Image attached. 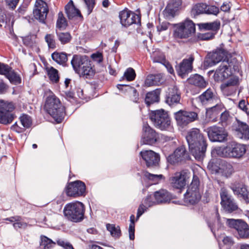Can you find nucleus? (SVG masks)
I'll list each match as a JSON object with an SVG mask.
<instances>
[{
	"instance_id": "423d86ee",
	"label": "nucleus",
	"mask_w": 249,
	"mask_h": 249,
	"mask_svg": "<svg viewBox=\"0 0 249 249\" xmlns=\"http://www.w3.org/2000/svg\"><path fill=\"white\" fill-rule=\"evenodd\" d=\"M195 32V23L191 20L186 19L177 25L175 35L180 38H187L194 35Z\"/></svg>"
},
{
	"instance_id": "b1692460",
	"label": "nucleus",
	"mask_w": 249,
	"mask_h": 249,
	"mask_svg": "<svg viewBox=\"0 0 249 249\" xmlns=\"http://www.w3.org/2000/svg\"><path fill=\"white\" fill-rule=\"evenodd\" d=\"M235 131L238 138L249 140V127L246 123L238 121V127Z\"/></svg>"
},
{
	"instance_id": "6e6d98bb",
	"label": "nucleus",
	"mask_w": 249,
	"mask_h": 249,
	"mask_svg": "<svg viewBox=\"0 0 249 249\" xmlns=\"http://www.w3.org/2000/svg\"><path fill=\"white\" fill-rule=\"evenodd\" d=\"M219 12V8L214 5H207L205 14L217 15Z\"/></svg>"
},
{
	"instance_id": "1a4fd4ad",
	"label": "nucleus",
	"mask_w": 249,
	"mask_h": 249,
	"mask_svg": "<svg viewBox=\"0 0 249 249\" xmlns=\"http://www.w3.org/2000/svg\"><path fill=\"white\" fill-rule=\"evenodd\" d=\"M175 117L177 124L183 128L196 120L197 114L195 112L180 110L175 113Z\"/></svg>"
},
{
	"instance_id": "bb28decb",
	"label": "nucleus",
	"mask_w": 249,
	"mask_h": 249,
	"mask_svg": "<svg viewBox=\"0 0 249 249\" xmlns=\"http://www.w3.org/2000/svg\"><path fill=\"white\" fill-rule=\"evenodd\" d=\"M188 82L189 84L200 89L205 88L208 84L204 78L198 74H195L191 76L188 79Z\"/></svg>"
},
{
	"instance_id": "5701e85b",
	"label": "nucleus",
	"mask_w": 249,
	"mask_h": 249,
	"mask_svg": "<svg viewBox=\"0 0 249 249\" xmlns=\"http://www.w3.org/2000/svg\"><path fill=\"white\" fill-rule=\"evenodd\" d=\"M194 60V58L192 56L188 59H183L182 62L180 63L178 68H177L179 75L183 77L186 73L190 72L192 70V63Z\"/></svg>"
},
{
	"instance_id": "a19ab883",
	"label": "nucleus",
	"mask_w": 249,
	"mask_h": 249,
	"mask_svg": "<svg viewBox=\"0 0 249 249\" xmlns=\"http://www.w3.org/2000/svg\"><path fill=\"white\" fill-rule=\"evenodd\" d=\"M151 57L154 62H157L163 64L166 61L164 54L159 50L153 52Z\"/></svg>"
},
{
	"instance_id": "f3484780",
	"label": "nucleus",
	"mask_w": 249,
	"mask_h": 249,
	"mask_svg": "<svg viewBox=\"0 0 249 249\" xmlns=\"http://www.w3.org/2000/svg\"><path fill=\"white\" fill-rule=\"evenodd\" d=\"M197 101L203 106L209 105L216 102H220L219 99L216 96L213 90L208 89L197 98Z\"/></svg>"
},
{
	"instance_id": "864d4df0",
	"label": "nucleus",
	"mask_w": 249,
	"mask_h": 249,
	"mask_svg": "<svg viewBox=\"0 0 249 249\" xmlns=\"http://www.w3.org/2000/svg\"><path fill=\"white\" fill-rule=\"evenodd\" d=\"M20 122L24 128H29L32 124L31 117L26 114H23L20 117Z\"/></svg>"
},
{
	"instance_id": "c9c22d12",
	"label": "nucleus",
	"mask_w": 249,
	"mask_h": 249,
	"mask_svg": "<svg viewBox=\"0 0 249 249\" xmlns=\"http://www.w3.org/2000/svg\"><path fill=\"white\" fill-rule=\"evenodd\" d=\"M207 8V4L204 3H197L194 5L192 9L191 14L194 17L202 14H205Z\"/></svg>"
},
{
	"instance_id": "ddd939ff",
	"label": "nucleus",
	"mask_w": 249,
	"mask_h": 249,
	"mask_svg": "<svg viewBox=\"0 0 249 249\" xmlns=\"http://www.w3.org/2000/svg\"><path fill=\"white\" fill-rule=\"evenodd\" d=\"M189 173L186 170L177 172L170 178V182L173 187L181 189L186 185L189 178Z\"/></svg>"
},
{
	"instance_id": "de8ad7c7",
	"label": "nucleus",
	"mask_w": 249,
	"mask_h": 249,
	"mask_svg": "<svg viewBox=\"0 0 249 249\" xmlns=\"http://www.w3.org/2000/svg\"><path fill=\"white\" fill-rule=\"evenodd\" d=\"M170 6H166L165 9L163 11V14L164 17L168 19L173 18L175 15L177 11L176 9L170 7Z\"/></svg>"
},
{
	"instance_id": "20e7f679",
	"label": "nucleus",
	"mask_w": 249,
	"mask_h": 249,
	"mask_svg": "<svg viewBox=\"0 0 249 249\" xmlns=\"http://www.w3.org/2000/svg\"><path fill=\"white\" fill-rule=\"evenodd\" d=\"M150 119L153 125L161 130H168L171 127V119L164 109L152 111L149 114Z\"/></svg>"
},
{
	"instance_id": "4d7b16f0",
	"label": "nucleus",
	"mask_w": 249,
	"mask_h": 249,
	"mask_svg": "<svg viewBox=\"0 0 249 249\" xmlns=\"http://www.w3.org/2000/svg\"><path fill=\"white\" fill-rule=\"evenodd\" d=\"M35 37L33 35H29L22 37L24 44L27 46H32L35 43Z\"/></svg>"
},
{
	"instance_id": "69168bd1",
	"label": "nucleus",
	"mask_w": 249,
	"mask_h": 249,
	"mask_svg": "<svg viewBox=\"0 0 249 249\" xmlns=\"http://www.w3.org/2000/svg\"><path fill=\"white\" fill-rule=\"evenodd\" d=\"M208 169L211 170L213 173H220V166H217L213 161H210L207 166Z\"/></svg>"
},
{
	"instance_id": "2f4dec72",
	"label": "nucleus",
	"mask_w": 249,
	"mask_h": 249,
	"mask_svg": "<svg viewBox=\"0 0 249 249\" xmlns=\"http://www.w3.org/2000/svg\"><path fill=\"white\" fill-rule=\"evenodd\" d=\"M39 244L42 249H52L55 246L56 242L45 235H41Z\"/></svg>"
},
{
	"instance_id": "cd10ccee",
	"label": "nucleus",
	"mask_w": 249,
	"mask_h": 249,
	"mask_svg": "<svg viewBox=\"0 0 249 249\" xmlns=\"http://www.w3.org/2000/svg\"><path fill=\"white\" fill-rule=\"evenodd\" d=\"M154 196L158 204L166 202L171 198L169 193L165 190H160L156 192Z\"/></svg>"
},
{
	"instance_id": "8fccbe9b",
	"label": "nucleus",
	"mask_w": 249,
	"mask_h": 249,
	"mask_svg": "<svg viewBox=\"0 0 249 249\" xmlns=\"http://www.w3.org/2000/svg\"><path fill=\"white\" fill-rule=\"evenodd\" d=\"M158 76L157 75H148L145 81L144 84L145 86L150 87L157 85L158 84Z\"/></svg>"
},
{
	"instance_id": "49530a36",
	"label": "nucleus",
	"mask_w": 249,
	"mask_h": 249,
	"mask_svg": "<svg viewBox=\"0 0 249 249\" xmlns=\"http://www.w3.org/2000/svg\"><path fill=\"white\" fill-rule=\"evenodd\" d=\"M44 39L49 48L54 49L56 48V42L53 35L47 34L45 36Z\"/></svg>"
},
{
	"instance_id": "774afa93",
	"label": "nucleus",
	"mask_w": 249,
	"mask_h": 249,
	"mask_svg": "<svg viewBox=\"0 0 249 249\" xmlns=\"http://www.w3.org/2000/svg\"><path fill=\"white\" fill-rule=\"evenodd\" d=\"M131 93V99L134 102H137L139 99V94L137 90L132 87H129Z\"/></svg>"
},
{
	"instance_id": "13d9d810",
	"label": "nucleus",
	"mask_w": 249,
	"mask_h": 249,
	"mask_svg": "<svg viewBox=\"0 0 249 249\" xmlns=\"http://www.w3.org/2000/svg\"><path fill=\"white\" fill-rule=\"evenodd\" d=\"M57 244L62 247L65 249H74L72 245L68 241L61 239H59L56 241Z\"/></svg>"
},
{
	"instance_id": "ea45409f",
	"label": "nucleus",
	"mask_w": 249,
	"mask_h": 249,
	"mask_svg": "<svg viewBox=\"0 0 249 249\" xmlns=\"http://www.w3.org/2000/svg\"><path fill=\"white\" fill-rule=\"evenodd\" d=\"M67 26V22L62 12H59L56 21V28L60 30L65 29Z\"/></svg>"
},
{
	"instance_id": "f03ea898",
	"label": "nucleus",
	"mask_w": 249,
	"mask_h": 249,
	"mask_svg": "<svg viewBox=\"0 0 249 249\" xmlns=\"http://www.w3.org/2000/svg\"><path fill=\"white\" fill-rule=\"evenodd\" d=\"M44 109L57 122L60 123L63 118L65 107L62 106L59 99L52 94L47 97Z\"/></svg>"
},
{
	"instance_id": "4c0bfd02",
	"label": "nucleus",
	"mask_w": 249,
	"mask_h": 249,
	"mask_svg": "<svg viewBox=\"0 0 249 249\" xmlns=\"http://www.w3.org/2000/svg\"><path fill=\"white\" fill-rule=\"evenodd\" d=\"M12 16L0 8V27H5L10 22Z\"/></svg>"
},
{
	"instance_id": "052dcab7",
	"label": "nucleus",
	"mask_w": 249,
	"mask_h": 249,
	"mask_svg": "<svg viewBox=\"0 0 249 249\" xmlns=\"http://www.w3.org/2000/svg\"><path fill=\"white\" fill-rule=\"evenodd\" d=\"M182 4V0H171L168 3L167 6H170L176 11H178Z\"/></svg>"
},
{
	"instance_id": "09e8293b",
	"label": "nucleus",
	"mask_w": 249,
	"mask_h": 249,
	"mask_svg": "<svg viewBox=\"0 0 249 249\" xmlns=\"http://www.w3.org/2000/svg\"><path fill=\"white\" fill-rule=\"evenodd\" d=\"M220 196L221 197V204L225 203L226 201H229L233 199L229 195L228 191L225 188H222L220 192Z\"/></svg>"
},
{
	"instance_id": "a18cd8bd",
	"label": "nucleus",
	"mask_w": 249,
	"mask_h": 249,
	"mask_svg": "<svg viewBox=\"0 0 249 249\" xmlns=\"http://www.w3.org/2000/svg\"><path fill=\"white\" fill-rule=\"evenodd\" d=\"M84 64L85 66H83V68H82L77 73L85 76L92 75L94 72L90 66L89 62L86 63V64Z\"/></svg>"
},
{
	"instance_id": "37998d69",
	"label": "nucleus",
	"mask_w": 249,
	"mask_h": 249,
	"mask_svg": "<svg viewBox=\"0 0 249 249\" xmlns=\"http://www.w3.org/2000/svg\"><path fill=\"white\" fill-rule=\"evenodd\" d=\"M107 229L110 232L111 235L115 238H119L121 235V231L119 226H115L113 224H107Z\"/></svg>"
},
{
	"instance_id": "c756f323",
	"label": "nucleus",
	"mask_w": 249,
	"mask_h": 249,
	"mask_svg": "<svg viewBox=\"0 0 249 249\" xmlns=\"http://www.w3.org/2000/svg\"><path fill=\"white\" fill-rule=\"evenodd\" d=\"M160 91L159 89H157L147 93L145 99L146 104L148 106H150L154 103L158 102L160 99Z\"/></svg>"
},
{
	"instance_id": "a211bd4d",
	"label": "nucleus",
	"mask_w": 249,
	"mask_h": 249,
	"mask_svg": "<svg viewBox=\"0 0 249 249\" xmlns=\"http://www.w3.org/2000/svg\"><path fill=\"white\" fill-rule=\"evenodd\" d=\"M187 152L184 145L178 147L174 152L167 158V161L172 164H175L184 161L187 157Z\"/></svg>"
},
{
	"instance_id": "393cba45",
	"label": "nucleus",
	"mask_w": 249,
	"mask_h": 249,
	"mask_svg": "<svg viewBox=\"0 0 249 249\" xmlns=\"http://www.w3.org/2000/svg\"><path fill=\"white\" fill-rule=\"evenodd\" d=\"M89 61L86 57L78 55H75L71 61V64L74 71L78 73L79 71L83 68V66H85L86 63Z\"/></svg>"
},
{
	"instance_id": "79ce46f5",
	"label": "nucleus",
	"mask_w": 249,
	"mask_h": 249,
	"mask_svg": "<svg viewBox=\"0 0 249 249\" xmlns=\"http://www.w3.org/2000/svg\"><path fill=\"white\" fill-rule=\"evenodd\" d=\"M47 71L50 80L53 83H57L59 79L58 71L51 67L47 69Z\"/></svg>"
},
{
	"instance_id": "f704fd0d",
	"label": "nucleus",
	"mask_w": 249,
	"mask_h": 249,
	"mask_svg": "<svg viewBox=\"0 0 249 249\" xmlns=\"http://www.w3.org/2000/svg\"><path fill=\"white\" fill-rule=\"evenodd\" d=\"M52 59L59 64L63 65L68 60L67 55L64 53L54 52L52 54Z\"/></svg>"
},
{
	"instance_id": "6e6552de",
	"label": "nucleus",
	"mask_w": 249,
	"mask_h": 249,
	"mask_svg": "<svg viewBox=\"0 0 249 249\" xmlns=\"http://www.w3.org/2000/svg\"><path fill=\"white\" fill-rule=\"evenodd\" d=\"M14 109L12 103L0 100V123L7 124L12 122L14 115L10 113Z\"/></svg>"
},
{
	"instance_id": "39448f33",
	"label": "nucleus",
	"mask_w": 249,
	"mask_h": 249,
	"mask_svg": "<svg viewBox=\"0 0 249 249\" xmlns=\"http://www.w3.org/2000/svg\"><path fill=\"white\" fill-rule=\"evenodd\" d=\"M199 180L197 177L194 176L192 181L184 194V201L186 203L194 204L201 198L199 191Z\"/></svg>"
},
{
	"instance_id": "473e14b6",
	"label": "nucleus",
	"mask_w": 249,
	"mask_h": 249,
	"mask_svg": "<svg viewBox=\"0 0 249 249\" xmlns=\"http://www.w3.org/2000/svg\"><path fill=\"white\" fill-rule=\"evenodd\" d=\"M220 25V22L216 20L212 22L200 23L198 24V26L201 30H211L215 32L219 28Z\"/></svg>"
},
{
	"instance_id": "7c9ffc66",
	"label": "nucleus",
	"mask_w": 249,
	"mask_h": 249,
	"mask_svg": "<svg viewBox=\"0 0 249 249\" xmlns=\"http://www.w3.org/2000/svg\"><path fill=\"white\" fill-rule=\"evenodd\" d=\"M238 235L242 238H249V227L248 225L243 221L239 223V225L236 229Z\"/></svg>"
},
{
	"instance_id": "412c9836",
	"label": "nucleus",
	"mask_w": 249,
	"mask_h": 249,
	"mask_svg": "<svg viewBox=\"0 0 249 249\" xmlns=\"http://www.w3.org/2000/svg\"><path fill=\"white\" fill-rule=\"evenodd\" d=\"M229 158H240L246 153V149L243 144L231 142L228 143Z\"/></svg>"
},
{
	"instance_id": "9d476101",
	"label": "nucleus",
	"mask_w": 249,
	"mask_h": 249,
	"mask_svg": "<svg viewBox=\"0 0 249 249\" xmlns=\"http://www.w3.org/2000/svg\"><path fill=\"white\" fill-rule=\"evenodd\" d=\"M207 134L211 142H223L227 141L228 134L223 127L215 125L210 127L207 128Z\"/></svg>"
},
{
	"instance_id": "6ab92c4d",
	"label": "nucleus",
	"mask_w": 249,
	"mask_h": 249,
	"mask_svg": "<svg viewBox=\"0 0 249 249\" xmlns=\"http://www.w3.org/2000/svg\"><path fill=\"white\" fill-rule=\"evenodd\" d=\"M180 93L176 86H172L168 89L166 94V102L171 107H174L179 104Z\"/></svg>"
},
{
	"instance_id": "0eeeda50",
	"label": "nucleus",
	"mask_w": 249,
	"mask_h": 249,
	"mask_svg": "<svg viewBox=\"0 0 249 249\" xmlns=\"http://www.w3.org/2000/svg\"><path fill=\"white\" fill-rule=\"evenodd\" d=\"M49 8L47 3L42 0H36L33 9L35 18L40 22L45 24Z\"/></svg>"
},
{
	"instance_id": "5fc2aeb1",
	"label": "nucleus",
	"mask_w": 249,
	"mask_h": 249,
	"mask_svg": "<svg viewBox=\"0 0 249 249\" xmlns=\"http://www.w3.org/2000/svg\"><path fill=\"white\" fill-rule=\"evenodd\" d=\"M12 68L8 65L0 62V74L5 76L8 74Z\"/></svg>"
},
{
	"instance_id": "2eb2a0df",
	"label": "nucleus",
	"mask_w": 249,
	"mask_h": 249,
	"mask_svg": "<svg viewBox=\"0 0 249 249\" xmlns=\"http://www.w3.org/2000/svg\"><path fill=\"white\" fill-rule=\"evenodd\" d=\"M119 18L122 25L124 27H127L133 23H137L140 22L139 17L130 11L124 10L119 13Z\"/></svg>"
},
{
	"instance_id": "4be33fe9",
	"label": "nucleus",
	"mask_w": 249,
	"mask_h": 249,
	"mask_svg": "<svg viewBox=\"0 0 249 249\" xmlns=\"http://www.w3.org/2000/svg\"><path fill=\"white\" fill-rule=\"evenodd\" d=\"M216 105L206 109V116L209 121L216 122L219 113L222 110L224 106L220 102L215 103Z\"/></svg>"
},
{
	"instance_id": "0e129e2a",
	"label": "nucleus",
	"mask_w": 249,
	"mask_h": 249,
	"mask_svg": "<svg viewBox=\"0 0 249 249\" xmlns=\"http://www.w3.org/2000/svg\"><path fill=\"white\" fill-rule=\"evenodd\" d=\"M231 116L228 111L222 112L220 116V121L223 125L227 124L230 120Z\"/></svg>"
},
{
	"instance_id": "c85d7f7f",
	"label": "nucleus",
	"mask_w": 249,
	"mask_h": 249,
	"mask_svg": "<svg viewBox=\"0 0 249 249\" xmlns=\"http://www.w3.org/2000/svg\"><path fill=\"white\" fill-rule=\"evenodd\" d=\"M219 165L220 174L223 176L228 178L234 172L233 168L231 163L225 161H221Z\"/></svg>"
},
{
	"instance_id": "a878e982",
	"label": "nucleus",
	"mask_w": 249,
	"mask_h": 249,
	"mask_svg": "<svg viewBox=\"0 0 249 249\" xmlns=\"http://www.w3.org/2000/svg\"><path fill=\"white\" fill-rule=\"evenodd\" d=\"M65 13L69 19L77 17H81V14L80 11L74 6L73 1L71 0L65 7Z\"/></svg>"
},
{
	"instance_id": "e2e57ef3",
	"label": "nucleus",
	"mask_w": 249,
	"mask_h": 249,
	"mask_svg": "<svg viewBox=\"0 0 249 249\" xmlns=\"http://www.w3.org/2000/svg\"><path fill=\"white\" fill-rule=\"evenodd\" d=\"M87 9L88 15H89L92 11L95 4V0H84Z\"/></svg>"
},
{
	"instance_id": "680f3d73",
	"label": "nucleus",
	"mask_w": 249,
	"mask_h": 249,
	"mask_svg": "<svg viewBox=\"0 0 249 249\" xmlns=\"http://www.w3.org/2000/svg\"><path fill=\"white\" fill-rule=\"evenodd\" d=\"M215 34V32H214L213 31H211L206 33L201 34L199 35V37L201 40H208L213 38Z\"/></svg>"
},
{
	"instance_id": "f8f14e48",
	"label": "nucleus",
	"mask_w": 249,
	"mask_h": 249,
	"mask_svg": "<svg viewBox=\"0 0 249 249\" xmlns=\"http://www.w3.org/2000/svg\"><path fill=\"white\" fill-rule=\"evenodd\" d=\"M143 134L141 143L142 144L152 145L155 143L158 138V134L147 124H144Z\"/></svg>"
},
{
	"instance_id": "c03bdc74",
	"label": "nucleus",
	"mask_w": 249,
	"mask_h": 249,
	"mask_svg": "<svg viewBox=\"0 0 249 249\" xmlns=\"http://www.w3.org/2000/svg\"><path fill=\"white\" fill-rule=\"evenodd\" d=\"M224 209L229 212L231 213L237 209L238 207L233 199L226 201L225 203L221 205Z\"/></svg>"
},
{
	"instance_id": "3c124183",
	"label": "nucleus",
	"mask_w": 249,
	"mask_h": 249,
	"mask_svg": "<svg viewBox=\"0 0 249 249\" xmlns=\"http://www.w3.org/2000/svg\"><path fill=\"white\" fill-rule=\"evenodd\" d=\"M130 224L129 226V236L130 240H134L135 238V216L131 215L130 217Z\"/></svg>"
},
{
	"instance_id": "9b49d317",
	"label": "nucleus",
	"mask_w": 249,
	"mask_h": 249,
	"mask_svg": "<svg viewBox=\"0 0 249 249\" xmlns=\"http://www.w3.org/2000/svg\"><path fill=\"white\" fill-rule=\"evenodd\" d=\"M233 67L234 69L235 68V66L233 65L232 62H229V60H223L222 63L219 67L216 70L214 73V78L218 81H223V80L228 78L231 75L232 72L231 68Z\"/></svg>"
},
{
	"instance_id": "f257e3e1",
	"label": "nucleus",
	"mask_w": 249,
	"mask_h": 249,
	"mask_svg": "<svg viewBox=\"0 0 249 249\" xmlns=\"http://www.w3.org/2000/svg\"><path fill=\"white\" fill-rule=\"evenodd\" d=\"M190 152L198 160H202L204 156L207 148L206 141L203 134L197 128H192L189 130L186 136Z\"/></svg>"
},
{
	"instance_id": "4468645a",
	"label": "nucleus",
	"mask_w": 249,
	"mask_h": 249,
	"mask_svg": "<svg viewBox=\"0 0 249 249\" xmlns=\"http://www.w3.org/2000/svg\"><path fill=\"white\" fill-rule=\"evenodd\" d=\"M86 190L85 184L81 181H76L69 184L66 194L69 196L77 197L84 194Z\"/></svg>"
},
{
	"instance_id": "aec40b11",
	"label": "nucleus",
	"mask_w": 249,
	"mask_h": 249,
	"mask_svg": "<svg viewBox=\"0 0 249 249\" xmlns=\"http://www.w3.org/2000/svg\"><path fill=\"white\" fill-rule=\"evenodd\" d=\"M227 52L223 49H216L208 54L206 62L210 66L214 65L222 60H225Z\"/></svg>"
},
{
	"instance_id": "bf43d9fd",
	"label": "nucleus",
	"mask_w": 249,
	"mask_h": 249,
	"mask_svg": "<svg viewBox=\"0 0 249 249\" xmlns=\"http://www.w3.org/2000/svg\"><path fill=\"white\" fill-rule=\"evenodd\" d=\"M227 224L231 228H234L237 229V227L239 225V223L241 222L242 220H235L234 219H226Z\"/></svg>"
},
{
	"instance_id": "e433bc0d",
	"label": "nucleus",
	"mask_w": 249,
	"mask_h": 249,
	"mask_svg": "<svg viewBox=\"0 0 249 249\" xmlns=\"http://www.w3.org/2000/svg\"><path fill=\"white\" fill-rule=\"evenodd\" d=\"M10 82L13 84L17 85L21 82V78L20 75L12 69L6 77Z\"/></svg>"
},
{
	"instance_id": "603ef678",
	"label": "nucleus",
	"mask_w": 249,
	"mask_h": 249,
	"mask_svg": "<svg viewBox=\"0 0 249 249\" xmlns=\"http://www.w3.org/2000/svg\"><path fill=\"white\" fill-rule=\"evenodd\" d=\"M136 77L135 71L131 68H128L124 72L122 79L125 78L128 81H131L134 80Z\"/></svg>"
},
{
	"instance_id": "dca6fc26",
	"label": "nucleus",
	"mask_w": 249,
	"mask_h": 249,
	"mask_svg": "<svg viewBox=\"0 0 249 249\" xmlns=\"http://www.w3.org/2000/svg\"><path fill=\"white\" fill-rule=\"evenodd\" d=\"M142 159L145 161L148 167H153L159 165L160 160V155L152 150H144L140 152Z\"/></svg>"
},
{
	"instance_id": "72a5a7b5",
	"label": "nucleus",
	"mask_w": 249,
	"mask_h": 249,
	"mask_svg": "<svg viewBox=\"0 0 249 249\" xmlns=\"http://www.w3.org/2000/svg\"><path fill=\"white\" fill-rule=\"evenodd\" d=\"M229 148L228 144L226 147H216L212 151V154L213 156H219L222 157L229 158Z\"/></svg>"
},
{
	"instance_id": "338daca9",
	"label": "nucleus",
	"mask_w": 249,
	"mask_h": 249,
	"mask_svg": "<svg viewBox=\"0 0 249 249\" xmlns=\"http://www.w3.org/2000/svg\"><path fill=\"white\" fill-rule=\"evenodd\" d=\"M144 176L150 180H152L154 181H156L159 179H160L162 178V175H155L150 174L147 172L144 173Z\"/></svg>"
},
{
	"instance_id": "7ed1b4c3",
	"label": "nucleus",
	"mask_w": 249,
	"mask_h": 249,
	"mask_svg": "<svg viewBox=\"0 0 249 249\" xmlns=\"http://www.w3.org/2000/svg\"><path fill=\"white\" fill-rule=\"evenodd\" d=\"M63 212L65 216L69 220L80 222L84 218V206L79 201L69 203L65 205Z\"/></svg>"
},
{
	"instance_id": "58836bf2",
	"label": "nucleus",
	"mask_w": 249,
	"mask_h": 249,
	"mask_svg": "<svg viewBox=\"0 0 249 249\" xmlns=\"http://www.w3.org/2000/svg\"><path fill=\"white\" fill-rule=\"evenodd\" d=\"M56 34L58 39L62 44L69 43L71 39V36L69 32H58L56 30Z\"/></svg>"
}]
</instances>
